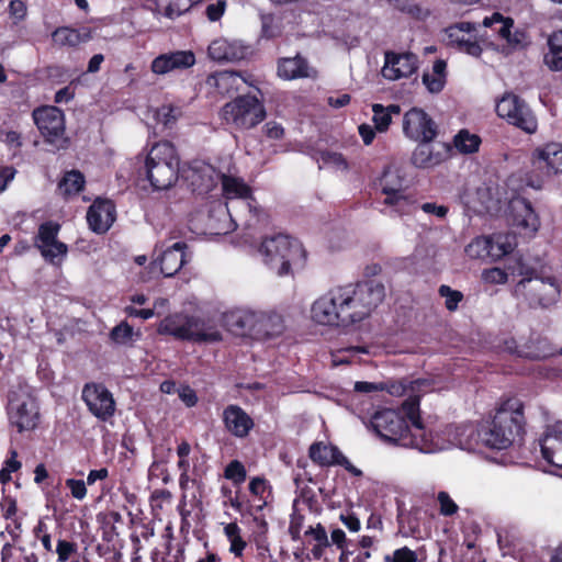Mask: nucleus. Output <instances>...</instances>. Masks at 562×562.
<instances>
[{
    "label": "nucleus",
    "instance_id": "obj_18",
    "mask_svg": "<svg viewBox=\"0 0 562 562\" xmlns=\"http://www.w3.org/2000/svg\"><path fill=\"white\" fill-rule=\"evenodd\" d=\"M310 458L323 467L341 465L356 476H360L362 474V472L353 467L335 446L323 442L313 443L310 447Z\"/></svg>",
    "mask_w": 562,
    "mask_h": 562
},
{
    "label": "nucleus",
    "instance_id": "obj_64",
    "mask_svg": "<svg viewBox=\"0 0 562 562\" xmlns=\"http://www.w3.org/2000/svg\"><path fill=\"white\" fill-rule=\"evenodd\" d=\"M265 133L270 138L279 139L283 136L284 131L279 123L270 121L265 125Z\"/></svg>",
    "mask_w": 562,
    "mask_h": 562
},
{
    "label": "nucleus",
    "instance_id": "obj_45",
    "mask_svg": "<svg viewBox=\"0 0 562 562\" xmlns=\"http://www.w3.org/2000/svg\"><path fill=\"white\" fill-rule=\"evenodd\" d=\"M483 25L493 29L499 37L503 38L505 35H508V30L513 29L514 21L510 18H504L501 13L495 12L483 20Z\"/></svg>",
    "mask_w": 562,
    "mask_h": 562
},
{
    "label": "nucleus",
    "instance_id": "obj_7",
    "mask_svg": "<svg viewBox=\"0 0 562 562\" xmlns=\"http://www.w3.org/2000/svg\"><path fill=\"white\" fill-rule=\"evenodd\" d=\"M221 117L235 130H250L265 120L266 109L255 95L244 94L225 103L221 110Z\"/></svg>",
    "mask_w": 562,
    "mask_h": 562
},
{
    "label": "nucleus",
    "instance_id": "obj_35",
    "mask_svg": "<svg viewBox=\"0 0 562 562\" xmlns=\"http://www.w3.org/2000/svg\"><path fill=\"white\" fill-rule=\"evenodd\" d=\"M59 228L60 226L54 222L43 223L38 227V232L35 237V247L40 250L41 255H47L49 252L48 246L58 240L57 236Z\"/></svg>",
    "mask_w": 562,
    "mask_h": 562
},
{
    "label": "nucleus",
    "instance_id": "obj_61",
    "mask_svg": "<svg viewBox=\"0 0 562 562\" xmlns=\"http://www.w3.org/2000/svg\"><path fill=\"white\" fill-rule=\"evenodd\" d=\"M66 486L70 490L71 496L78 501L83 499L87 495L86 483L82 480L68 479Z\"/></svg>",
    "mask_w": 562,
    "mask_h": 562
},
{
    "label": "nucleus",
    "instance_id": "obj_38",
    "mask_svg": "<svg viewBox=\"0 0 562 562\" xmlns=\"http://www.w3.org/2000/svg\"><path fill=\"white\" fill-rule=\"evenodd\" d=\"M492 258L501 259L505 255L510 254L517 246V240L513 234H494L492 237Z\"/></svg>",
    "mask_w": 562,
    "mask_h": 562
},
{
    "label": "nucleus",
    "instance_id": "obj_14",
    "mask_svg": "<svg viewBox=\"0 0 562 562\" xmlns=\"http://www.w3.org/2000/svg\"><path fill=\"white\" fill-rule=\"evenodd\" d=\"M82 400L89 412L100 420H108L115 413L112 393L100 383H87L82 390Z\"/></svg>",
    "mask_w": 562,
    "mask_h": 562
},
{
    "label": "nucleus",
    "instance_id": "obj_53",
    "mask_svg": "<svg viewBox=\"0 0 562 562\" xmlns=\"http://www.w3.org/2000/svg\"><path fill=\"white\" fill-rule=\"evenodd\" d=\"M384 562H417V554L408 547H403L396 549L392 555H385Z\"/></svg>",
    "mask_w": 562,
    "mask_h": 562
},
{
    "label": "nucleus",
    "instance_id": "obj_56",
    "mask_svg": "<svg viewBox=\"0 0 562 562\" xmlns=\"http://www.w3.org/2000/svg\"><path fill=\"white\" fill-rule=\"evenodd\" d=\"M322 161L325 166L331 167L337 170H346L348 168L346 159L341 154L338 153H323Z\"/></svg>",
    "mask_w": 562,
    "mask_h": 562
},
{
    "label": "nucleus",
    "instance_id": "obj_19",
    "mask_svg": "<svg viewBox=\"0 0 562 562\" xmlns=\"http://www.w3.org/2000/svg\"><path fill=\"white\" fill-rule=\"evenodd\" d=\"M277 74L283 80L316 79L318 71L306 58L297 54L294 57H282L277 63Z\"/></svg>",
    "mask_w": 562,
    "mask_h": 562
},
{
    "label": "nucleus",
    "instance_id": "obj_10",
    "mask_svg": "<svg viewBox=\"0 0 562 562\" xmlns=\"http://www.w3.org/2000/svg\"><path fill=\"white\" fill-rule=\"evenodd\" d=\"M33 120L46 142L57 147L65 143V115L54 105H44L33 111Z\"/></svg>",
    "mask_w": 562,
    "mask_h": 562
},
{
    "label": "nucleus",
    "instance_id": "obj_49",
    "mask_svg": "<svg viewBox=\"0 0 562 562\" xmlns=\"http://www.w3.org/2000/svg\"><path fill=\"white\" fill-rule=\"evenodd\" d=\"M133 328L126 322L116 325L110 333V338L115 344L125 345L133 340Z\"/></svg>",
    "mask_w": 562,
    "mask_h": 562
},
{
    "label": "nucleus",
    "instance_id": "obj_3",
    "mask_svg": "<svg viewBox=\"0 0 562 562\" xmlns=\"http://www.w3.org/2000/svg\"><path fill=\"white\" fill-rule=\"evenodd\" d=\"M524 429L522 406L503 407L491 422L482 424L481 443L492 449H506Z\"/></svg>",
    "mask_w": 562,
    "mask_h": 562
},
{
    "label": "nucleus",
    "instance_id": "obj_50",
    "mask_svg": "<svg viewBox=\"0 0 562 562\" xmlns=\"http://www.w3.org/2000/svg\"><path fill=\"white\" fill-rule=\"evenodd\" d=\"M224 475L235 485H239L246 480V469L240 461L233 460L225 468Z\"/></svg>",
    "mask_w": 562,
    "mask_h": 562
},
{
    "label": "nucleus",
    "instance_id": "obj_52",
    "mask_svg": "<svg viewBox=\"0 0 562 562\" xmlns=\"http://www.w3.org/2000/svg\"><path fill=\"white\" fill-rule=\"evenodd\" d=\"M437 501L439 503V513L440 515L442 516H452L454 515L459 507L458 505L454 503V501L450 497V495L445 492V491H441L438 493L437 495Z\"/></svg>",
    "mask_w": 562,
    "mask_h": 562
},
{
    "label": "nucleus",
    "instance_id": "obj_22",
    "mask_svg": "<svg viewBox=\"0 0 562 562\" xmlns=\"http://www.w3.org/2000/svg\"><path fill=\"white\" fill-rule=\"evenodd\" d=\"M87 221L93 232L105 233L115 221L114 204L110 200H95L88 210Z\"/></svg>",
    "mask_w": 562,
    "mask_h": 562
},
{
    "label": "nucleus",
    "instance_id": "obj_46",
    "mask_svg": "<svg viewBox=\"0 0 562 562\" xmlns=\"http://www.w3.org/2000/svg\"><path fill=\"white\" fill-rule=\"evenodd\" d=\"M384 204L393 207L394 212L397 214L409 213L413 205L414 199L413 196L405 190L396 195L385 198Z\"/></svg>",
    "mask_w": 562,
    "mask_h": 562
},
{
    "label": "nucleus",
    "instance_id": "obj_16",
    "mask_svg": "<svg viewBox=\"0 0 562 562\" xmlns=\"http://www.w3.org/2000/svg\"><path fill=\"white\" fill-rule=\"evenodd\" d=\"M417 69L418 57L415 54L386 52L381 74L385 79L395 81L411 77Z\"/></svg>",
    "mask_w": 562,
    "mask_h": 562
},
{
    "label": "nucleus",
    "instance_id": "obj_33",
    "mask_svg": "<svg viewBox=\"0 0 562 562\" xmlns=\"http://www.w3.org/2000/svg\"><path fill=\"white\" fill-rule=\"evenodd\" d=\"M482 424L475 427L472 424L457 426L454 428V443L464 450H474L481 442Z\"/></svg>",
    "mask_w": 562,
    "mask_h": 562
},
{
    "label": "nucleus",
    "instance_id": "obj_21",
    "mask_svg": "<svg viewBox=\"0 0 562 562\" xmlns=\"http://www.w3.org/2000/svg\"><path fill=\"white\" fill-rule=\"evenodd\" d=\"M195 64V56L191 50H177L161 54L151 63V70L157 75H165L173 70H182Z\"/></svg>",
    "mask_w": 562,
    "mask_h": 562
},
{
    "label": "nucleus",
    "instance_id": "obj_23",
    "mask_svg": "<svg viewBox=\"0 0 562 562\" xmlns=\"http://www.w3.org/2000/svg\"><path fill=\"white\" fill-rule=\"evenodd\" d=\"M543 459L551 465L562 469V427L548 426L540 439Z\"/></svg>",
    "mask_w": 562,
    "mask_h": 562
},
{
    "label": "nucleus",
    "instance_id": "obj_36",
    "mask_svg": "<svg viewBox=\"0 0 562 562\" xmlns=\"http://www.w3.org/2000/svg\"><path fill=\"white\" fill-rule=\"evenodd\" d=\"M441 160L439 154L434 153L429 143L420 142L412 155V162L418 168H430L438 165Z\"/></svg>",
    "mask_w": 562,
    "mask_h": 562
},
{
    "label": "nucleus",
    "instance_id": "obj_31",
    "mask_svg": "<svg viewBox=\"0 0 562 562\" xmlns=\"http://www.w3.org/2000/svg\"><path fill=\"white\" fill-rule=\"evenodd\" d=\"M52 38L55 45L59 47H75L81 43H86L91 38V33L88 29L76 30L71 27H58L53 34Z\"/></svg>",
    "mask_w": 562,
    "mask_h": 562
},
{
    "label": "nucleus",
    "instance_id": "obj_34",
    "mask_svg": "<svg viewBox=\"0 0 562 562\" xmlns=\"http://www.w3.org/2000/svg\"><path fill=\"white\" fill-rule=\"evenodd\" d=\"M446 61L438 59L434 63L431 71L423 75V83L430 93H439L446 85Z\"/></svg>",
    "mask_w": 562,
    "mask_h": 562
},
{
    "label": "nucleus",
    "instance_id": "obj_24",
    "mask_svg": "<svg viewBox=\"0 0 562 562\" xmlns=\"http://www.w3.org/2000/svg\"><path fill=\"white\" fill-rule=\"evenodd\" d=\"M222 419L225 429L237 438H245L254 427L252 418L238 405L224 408Z\"/></svg>",
    "mask_w": 562,
    "mask_h": 562
},
{
    "label": "nucleus",
    "instance_id": "obj_60",
    "mask_svg": "<svg viewBox=\"0 0 562 562\" xmlns=\"http://www.w3.org/2000/svg\"><path fill=\"white\" fill-rule=\"evenodd\" d=\"M482 278L491 284H503L507 281V273L501 268H491L482 272Z\"/></svg>",
    "mask_w": 562,
    "mask_h": 562
},
{
    "label": "nucleus",
    "instance_id": "obj_2",
    "mask_svg": "<svg viewBox=\"0 0 562 562\" xmlns=\"http://www.w3.org/2000/svg\"><path fill=\"white\" fill-rule=\"evenodd\" d=\"M180 158L168 140L155 143L145 158L146 178L156 190H167L178 180Z\"/></svg>",
    "mask_w": 562,
    "mask_h": 562
},
{
    "label": "nucleus",
    "instance_id": "obj_43",
    "mask_svg": "<svg viewBox=\"0 0 562 562\" xmlns=\"http://www.w3.org/2000/svg\"><path fill=\"white\" fill-rule=\"evenodd\" d=\"M454 147L462 154H473L479 150L481 138L467 130H461L453 139Z\"/></svg>",
    "mask_w": 562,
    "mask_h": 562
},
{
    "label": "nucleus",
    "instance_id": "obj_13",
    "mask_svg": "<svg viewBox=\"0 0 562 562\" xmlns=\"http://www.w3.org/2000/svg\"><path fill=\"white\" fill-rule=\"evenodd\" d=\"M531 166L542 178L562 173V144L549 142L536 147L531 154Z\"/></svg>",
    "mask_w": 562,
    "mask_h": 562
},
{
    "label": "nucleus",
    "instance_id": "obj_57",
    "mask_svg": "<svg viewBox=\"0 0 562 562\" xmlns=\"http://www.w3.org/2000/svg\"><path fill=\"white\" fill-rule=\"evenodd\" d=\"M305 537H310L315 543H321V546H330L327 531L322 524L310 526L305 530Z\"/></svg>",
    "mask_w": 562,
    "mask_h": 562
},
{
    "label": "nucleus",
    "instance_id": "obj_1",
    "mask_svg": "<svg viewBox=\"0 0 562 562\" xmlns=\"http://www.w3.org/2000/svg\"><path fill=\"white\" fill-rule=\"evenodd\" d=\"M384 297L385 286L376 280L335 286L312 304L311 317L319 325H350L369 317Z\"/></svg>",
    "mask_w": 562,
    "mask_h": 562
},
{
    "label": "nucleus",
    "instance_id": "obj_55",
    "mask_svg": "<svg viewBox=\"0 0 562 562\" xmlns=\"http://www.w3.org/2000/svg\"><path fill=\"white\" fill-rule=\"evenodd\" d=\"M389 394L393 396H406L409 398V379H402L383 384Z\"/></svg>",
    "mask_w": 562,
    "mask_h": 562
},
{
    "label": "nucleus",
    "instance_id": "obj_63",
    "mask_svg": "<svg viewBox=\"0 0 562 562\" xmlns=\"http://www.w3.org/2000/svg\"><path fill=\"white\" fill-rule=\"evenodd\" d=\"M225 2L224 1H217L216 3L209 4L206 7V15L210 21H217L221 19L225 11Z\"/></svg>",
    "mask_w": 562,
    "mask_h": 562
},
{
    "label": "nucleus",
    "instance_id": "obj_8",
    "mask_svg": "<svg viewBox=\"0 0 562 562\" xmlns=\"http://www.w3.org/2000/svg\"><path fill=\"white\" fill-rule=\"evenodd\" d=\"M496 112L499 117L527 134L537 132L538 120L535 113L528 103L515 93H505L496 103Z\"/></svg>",
    "mask_w": 562,
    "mask_h": 562
},
{
    "label": "nucleus",
    "instance_id": "obj_39",
    "mask_svg": "<svg viewBox=\"0 0 562 562\" xmlns=\"http://www.w3.org/2000/svg\"><path fill=\"white\" fill-rule=\"evenodd\" d=\"M85 186V177L77 170H71L65 173L58 183V191L64 196L79 193Z\"/></svg>",
    "mask_w": 562,
    "mask_h": 562
},
{
    "label": "nucleus",
    "instance_id": "obj_12",
    "mask_svg": "<svg viewBox=\"0 0 562 562\" xmlns=\"http://www.w3.org/2000/svg\"><path fill=\"white\" fill-rule=\"evenodd\" d=\"M370 428L383 440L398 443L407 429L405 418L391 408L375 412L370 419Z\"/></svg>",
    "mask_w": 562,
    "mask_h": 562
},
{
    "label": "nucleus",
    "instance_id": "obj_47",
    "mask_svg": "<svg viewBox=\"0 0 562 562\" xmlns=\"http://www.w3.org/2000/svg\"><path fill=\"white\" fill-rule=\"evenodd\" d=\"M181 115V109L172 104H164L156 110V120L165 127L170 128Z\"/></svg>",
    "mask_w": 562,
    "mask_h": 562
},
{
    "label": "nucleus",
    "instance_id": "obj_42",
    "mask_svg": "<svg viewBox=\"0 0 562 562\" xmlns=\"http://www.w3.org/2000/svg\"><path fill=\"white\" fill-rule=\"evenodd\" d=\"M224 533L229 541V552L235 557H241L247 543L241 538L239 526L236 522H229L224 526Z\"/></svg>",
    "mask_w": 562,
    "mask_h": 562
},
{
    "label": "nucleus",
    "instance_id": "obj_59",
    "mask_svg": "<svg viewBox=\"0 0 562 562\" xmlns=\"http://www.w3.org/2000/svg\"><path fill=\"white\" fill-rule=\"evenodd\" d=\"M398 522L401 529L405 530L407 525V533L414 536L419 532V524L416 516L413 513L400 514Z\"/></svg>",
    "mask_w": 562,
    "mask_h": 562
},
{
    "label": "nucleus",
    "instance_id": "obj_5",
    "mask_svg": "<svg viewBox=\"0 0 562 562\" xmlns=\"http://www.w3.org/2000/svg\"><path fill=\"white\" fill-rule=\"evenodd\" d=\"M259 251L265 263L278 276L289 274L291 267L302 266L305 258L302 245L282 234L266 238Z\"/></svg>",
    "mask_w": 562,
    "mask_h": 562
},
{
    "label": "nucleus",
    "instance_id": "obj_29",
    "mask_svg": "<svg viewBox=\"0 0 562 562\" xmlns=\"http://www.w3.org/2000/svg\"><path fill=\"white\" fill-rule=\"evenodd\" d=\"M246 47L226 38L214 40L209 46V56L217 61H236L246 56Z\"/></svg>",
    "mask_w": 562,
    "mask_h": 562
},
{
    "label": "nucleus",
    "instance_id": "obj_51",
    "mask_svg": "<svg viewBox=\"0 0 562 562\" xmlns=\"http://www.w3.org/2000/svg\"><path fill=\"white\" fill-rule=\"evenodd\" d=\"M48 250L49 252L47 255H42V257L53 265H60L68 252V247L66 244L56 240L48 246Z\"/></svg>",
    "mask_w": 562,
    "mask_h": 562
},
{
    "label": "nucleus",
    "instance_id": "obj_54",
    "mask_svg": "<svg viewBox=\"0 0 562 562\" xmlns=\"http://www.w3.org/2000/svg\"><path fill=\"white\" fill-rule=\"evenodd\" d=\"M503 40L506 41L508 47L512 49H521L528 45V38L525 32L512 29L508 30V35H505Z\"/></svg>",
    "mask_w": 562,
    "mask_h": 562
},
{
    "label": "nucleus",
    "instance_id": "obj_40",
    "mask_svg": "<svg viewBox=\"0 0 562 562\" xmlns=\"http://www.w3.org/2000/svg\"><path fill=\"white\" fill-rule=\"evenodd\" d=\"M380 187L382 193L385 194V198H390L405 191L403 179L395 170L391 169H386L383 172L380 179Z\"/></svg>",
    "mask_w": 562,
    "mask_h": 562
},
{
    "label": "nucleus",
    "instance_id": "obj_62",
    "mask_svg": "<svg viewBox=\"0 0 562 562\" xmlns=\"http://www.w3.org/2000/svg\"><path fill=\"white\" fill-rule=\"evenodd\" d=\"M177 393L180 397V400L188 406V407H192L196 404L198 402V396L194 392L193 389H191L190 386L188 385H184V386H180L178 390H177Z\"/></svg>",
    "mask_w": 562,
    "mask_h": 562
},
{
    "label": "nucleus",
    "instance_id": "obj_30",
    "mask_svg": "<svg viewBox=\"0 0 562 562\" xmlns=\"http://www.w3.org/2000/svg\"><path fill=\"white\" fill-rule=\"evenodd\" d=\"M285 329L282 315L274 311H261L257 323V338L280 336Z\"/></svg>",
    "mask_w": 562,
    "mask_h": 562
},
{
    "label": "nucleus",
    "instance_id": "obj_20",
    "mask_svg": "<svg viewBox=\"0 0 562 562\" xmlns=\"http://www.w3.org/2000/svg\"><path fill=\"white\" fill-rule=\"evenodd\" d=\"M509 209L515 226L521 228L528 235H532L538 231L540 220L529 201L524 198H515L510 201Z\"/></svg>",
    "mask_w": 562,
    "mask_h": 562
},
{
    "label": "nucleus",
    "instance_id": "obj_32",
    "mask_svg": "<svg viewBox=\"0 0 562 562\" xmlns=\"http://www.w3.org/2000/svg\"><path fill=\"white\" fill-rule=\"evenodd\" d=\"M548 52L543 56L544 65L553 71L562 70V30L554 31L547 38Z\"/></svg>",
    "mask_w": 562,
    "mask_h": 562
},
{
    "label": "nucleus",
    "instance_id": "obj_58",
    "mask_svg": "<svg viewBox=\"0 0 562 562\" xmlns=\"http://www.w3.org/2000/svg\"><path fill=\"white\" fill-rule=\"evenodd\" d=\"M77 551V544L67 540H58L56 553L58 562H66Z\"/></svg>",
    "mask_w": 562,
    "mask_h": 562
},
{
    "label": "nucleus",
    "instance_id": "obj_27",
    "mask_svg": "<svg viewBox=\"0 0 562 562\" xmlns=\"http://www.w3.org/2000/svg\"><path fill=\"white\" fill-rule=\"evenodd\" d=\"M187 244L182 241L175 243L168 247L160 256V270L165 277L175 276L191 258L187 254Z\"/></svg>",
    "mask_w": 562,
    "mask_h": 562
},
{
    "label": "nucleus",
    "instance_id": "obj_25",
    "mask_svg": "<svg viewBox=\"0 0 562 562\" xmlns=\"http://www.w3.org/2000/svg\"><path fill=\"white\" fill-rule=\"evenodd\" d=\"M439 387V381L435 378H418L409 380V398H406L402 404V409L406 416L416 417V412H419V400L424 394L430 393Z\"/></svg>",
    "mask_w": 562,
    "mask_h": 562
},
{
    "label": "nucleus",
    "instance_id": "obj_4",
    "mask_svg": "<svg viewBox=\"0 0 562 562\" xmlns=\"http://www.w3.org/2000/svg\"><path fill=\"white\" fill-rule=\"evenodd\" d=\"M158 333L171 335L180 340L205 344L217 342L223 338L214 321L183 314H173L164 318L158 326Z\"/></svg>",
    "mask_w": 562,
    "mask_h": 562
},
{
    "label": "nucleus",
    "instance_id": "obj_48",
    "mask_svg": "<svg viewBox=\"0 0 562 562\" xmlns=\"http://www.w3.org/2000/svg\"><path fill=\"white\" fill-rule=\"evenodd\" d=\"M438 292L445 299V306L450 312L456 311L463 299V294L460 291L453 290L449 285H440Z\"/></svg>",
    "mask_w": 562,
    "mask_h": 562
},
{
    "label": "nucleus",
    "instance_id": "obj_17",
    "mask_svg": "<svg viewBox=\"0 0 562 562\" xmlns=\"http://www.w3.org/2000/svg\"><path fill=\"white\" fill-rule=\"evenodd\" d=\"M260 310L251 307H236L223 314V323L227 329L236 335H249L257 338V323Z\"/></svg>",
    "mask_w": 562,
    "mask_h": 562
},
{
    "label": "nucleus",
    "instance_id": "obj_44",
    "mask_svg": "<svg viewBox=\"0 0 562 562\" xmlns=\"http://www.w3.org/2000/svg\"><path fill=\"white\" fill-rule=\"evenodd\" d=\"M492 247L491 237H476L465 247V254L472 259L492 258Z\"/></svg>",
    "mask_w": 562,
    "mask_h": 562
},
{
    "label": "nucleus",
    "instance_id": "obj_26",
    "mask_svg": "<svg viewBox=\"0 0 562 562\" xmlns=\"http://www.w3.org/2000/svg\"><path fill=\"white\" fill-rule=\"evenodd\" d=\"M473 26L469 22H461L447 29L449 44L456 45L460 50L479 57L482 53L480 44L472 38L471 31Z\"/></svg>",
    "mask_w": 562,
    "mask_h": 562
},
{
    "label": "nucleus",
    "instance_id": "obj_41",
    "mask_svg": "<svg viewBox=\"0 0 562 562\" xmlns=\"http://www.w3.org/2000/svg\"><path fill=\"white\" fill-rule=\"evenodd\" d=\"M244 83H248L247 79L235 71H223L216 77L217 88L225 93L240 90Z\"/></svg>",
    "mask_w": 562,
    "mask_h": 562
},
{
    "label": "nucleus",
    "instance_id": "obj_6",
    "mask_svg": "<svg viewBox=\"0 0 562 562\" xmlns=\"http://www.w3.org/2000/svg\"><path fill=\"white\" fill-rule=\"evenodd\" d=\"M7 409L10 425L15 427L19 432L36 428L40 413L30 385L19 383L11 387L8 394Z\"/></svg>",
    "mask_w": 562,
    "mask_h": 562
},
{
    "label": "nucleus",
    "instance_id": "obj_11",
    "mask_svg": "<svg viewBox=\"0 0 562 562\" xmlns=\"http://www.w3.org/2000/svg\"><path fill=\"white\" fill-rule=\"evenodd\" d=\"M196 172L201 173V177H207L205 189H210L216 179H221L222 190L227 200H240L246 207L251 209V190L241 178L218 175L210 165L201 166Z\"/></svg>",
    "mask_w": 562,
    "mask_h": 562
},
{
    "label": "nucleus",
    "instance_id": "obj_9",
    "mask_svg": "<svg viewBox=\"0 0 562 562\" xmlns=\"http://www.w3.org/2000/svg\"><path fill=\"white\" fill-rule=\"evenodd\" d=\"M516 292L524 295L530 305L548 307L559 297L560 290L554 278L524 277L516 286Z\"/></svg>",
    "mask_w": 562,
    "mask_h": 562
},
{
    "label": "nucleus",
    "instance_id": "obj_15",
    "mask_svg": "<svg viewBox=\"0 0 562 562\" xmlns=\"http://www.w3.org/2000/svg\"><path fill=\"white\" fill-rule=\"evenodd\" d=\"M403 132L411 139L430 143L437 136V125L424 110L413 108L404 114Z\"/></svg>",
    "mask_w": 562,
    "mask_h": 562
},
{
    "label": "nucleus",
    "instance_id": "obj_37",
    "mask_svg": "<svg viewBox=\"0 0 562 562\" xmlns=\"http://www.w3.org/2000/svg\"><path fill=\"white\" fill-rule=\"evenodd\" d=\"M372 111L375 130L379 132H385L392 122V115H398L401 109L396 104H391L389 106H383L382 104H373Z\"/></svg>",
    "mask_w": 562,
    "mask_h": 562
},
{
    "label": "nucleus",
    "instance_id": "obj_28",
    "mask_svg": "<svg viewBox=\"0 0 562 562\" xmlns=\"http://www.w3.org/2000/svg\"><path fill=\"white\" fill-rule=\"evenodd\" d=\"M406 417L411 422L412 427L407 426L400 445L418 449L422 452L432 451V443L420 423L419 412H416V417L414 418L412 416Z\"/></svg>",
    "mask_w": 562,
    "mask_h": 562
}]
</instances>
